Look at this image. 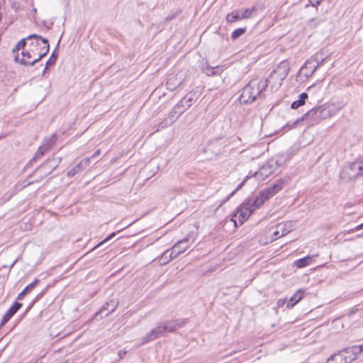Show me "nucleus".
<instances>
[{"label":"nucleus","mask_w":363,"mask_h":363,"mask_svg":"<svg viewBox=\"0 0 363 363\" xmlns=\"http://www.w3.org/2000/svg\"><path fill=\"white\" fill-rule=\"evenodd\" d=\"M188 241L189 238H185L176 242L174 245V246L169 250L170 254L172 256L173 259L177 257L179 255L185 252L189 248V245H187Z\"/></svg>","instance_id":"obj_13"},{"label":"nucleus","mask_w":363,"mask_h":363,"mask_svg":"<svg viewBox=\"0 0 363 363\" xmlns=\"http://www.w3.org/2000/svg\"><path fill=\"white\" fill-rule=\"evenodd\" d=\"M184 82V78L179 74H169L167 77L166 86L170 91H174L179 87Z\"/></svg>","instance_id":"obj_14"},{"label":"nucleus","mask_w":363,"mask_h":363,"mask_svg":"<svg viewBox=\"0 0 363 363\" xmlns=\"http://www.w3.org/2000/svg\"><path fill=\"white\" fill-rule=\"evenodd\" d=\"M289 70V62L287 60H283L278 64L277 67L270 73L269 76L264 80L262 79V82H266L267 87L269 84L272 91H276L281 86Z\"/></svg>","instance_id":"obj_4"},{"label":"nucleus","mask_w":363,"mask_h":363,"mask_svg":"<svg viewBox=\"0 0 363 363\" xmlns=\"http://www.w3.org/2000/svg\"><path fill=\"white\" fill-rule=\"evenodd\" d=\"M291 159L290 154L279 155L276 160H271L267 164L264 165L259 172H256L252 176L267 177L269 174L274 172L276 167L283 165L287 160Z\"/></svg>","instance_id":"obj_5"},{"label":"nucleus","mask_w":363,"mask_h":363,"mask_svg":"<svg viewBox=\"0 0 363 363\" xmlns=\"http://www.w3.org/2000/svg\"><path fill=\"white\" fill-rule=\"evenodd\" d=\"M363 228V223L355 228L356 230H359Z\"/></svg>","instance_id":"obj_53"},{"label":"nucleus","mask_w":363,"mask_h":363,"mask_svg":"<svg viewBox=\"0 0 363 363\" xmlns=\"http://www.w3.org/2000/svg\"><path fill=\"white\" fill-rule=\"evenodd\" d=\"M261 192L262 194H264V196H267V200L277 194L272 188V186H269V188L263 190Z\"/></svg>","instance_id":"obj_40"},{"label":"nucleus","mask_w":363,"mask_h":363,"mask_svg":"<svg viewBox=\"0 0 363 363\" xmlns=\"http://www.w3.org/2000/svg\"><path fill=\"white\" fill-rule=\"evenodd\" d=\"M119 304V300L118 298H112L105 303L101 309L95 314V318L98 319V317L100 316V318H105L108 316L110 313L113 312Z\"/></svg>","instance_id":"obj_12"},{"label":"nucleus","mask_w":363,"mask_h":363,"mask_svg":"<svg viewBox=\"0 0 363 363\" xmlns=\"http://www.w3.org/2000/svg\"><path fill=\"white\" fill-rule=\"evenodd\" d=\"M46 291V289H45L44 291H43L42 292H40V294H38L35 297V298L33 300L32 303L28 306V307L26 309V312H28L33 306L34 304L38 301L43 296V295L45 294Z\"/></svg>","instance_id":"obj_38"},{"label":"nucleus","mask_w":363,"mask_h":363,"mask_svg":"<svg viewBox=\"0 0 363 363\" xmlns=\"http://www.w3.org/2000/svg\"><path fill=\"white\" fill-rule=\"evenodd\" d=\"M326 363H344L340 351L331 355Z\"/></svg>","instance_id":"obj_31"},{"label":"nucleus","mask_w":363,"mask_h":363,"mask_svg":"<svg viewBox=\"0 0 363 363\" xmlns=\"http://www.w3.org/2000/svg\"><path fill=\"white\" fill-rule=\"evenodd\" d=\"M7 320L4 321V318H2L1 321L0 322V329L7 323Z\"/></svg>","instance_id":"obj_52"},{"label":"nucleus","mask_w":363,"mask_h":363,"mask_svg":"<svg viewBox=\"0 0 363 363\" xmlns=\"http://www.w3.org/2000/svg\"><path fill=\"white\" fill-rule=\"evenodd\" d=\"M58 57V52L56 49L52 52L50 58L47 60L45 67L43 70V74H45L46 71L49 68V67L54 65L56 63L57 59Z\"/></svg>","instance_id":"obj_26"},{"label":"nucleus","mask_w":363,"mask_h":363,"mask_svg":"<svg viewBox=\"0 0 363 363\" xmlns=\"http://www.w3.org/2000/svg\"><path fill=\"white\" fill-rule=\"evenodd\" d=\"M116 235V232H113L112 233H111L108 236H107L105 239H104L101 242H100L99 243H98L96 245H95V247L91 250H94L101 246H103L105 244H106L107 242H108L109 240H111L113 238H114Z\"/></svg>","instance_id":"obj_36"},{"label":"nucleus","mask_w":363,"mask_h":363,"mask_svg":"<svg viewBox=\"0 0 363 363\" xmlns=\"http://www.w3.org/2000/svg\"><path fill=\"white\" fill-rule=\"evenodd\" d=\"M318 55L319 54L316 53L313 57L306 60L301 67L299 73L306 78L311 77L325 60L324 58H319Z\"/></svg>","instance_id":"obj_6"},{"label":"nucleus","mask_w":363,"mask_h":363,"mask_svg":"<svg viewBox=\"0 0 363 363\" xmlns=\"http://www.w3.org/2000/svg\"><path fill=\"white\" fill-rule=\"evenodd\" d=\"M252 213L253 208H248V206L245 203L244 206L238 207L236 212L231 218V221L234 223V226L237 228L242 225Z\"/></svg>","instance_id":"obj_8"},{"label":"nucleus","mask_w":363,"mask_h":363,"mask_svg":"<svg viewBox=\"0 0 363 363\" xmlns=\"http://www.w3.org/2000/svg\"><path fill=\"white\" fill-rule=\"evenodd\" d=\"M27 363H38V362H37V361L33 362H27Z\"/></svg>","instance_id":"obj_57"},{"label":"nucleus","mask_w":363,"mask_h":363,"mask_svg":"<svg viewBox=\"0 0 363 363\" xmlns=\"http://www.w3.org/2000/svg\"><path fill=\"white\" fill-rule=\"evenodd\" d=\"M101 153V150H97L93 155L91 157H89L90 159L91 158H94L96 157V156L99 155Z\"/></svg>","instance_id":"obj_50"},{"label":"nucleus","mask_w":363,"mask_h":363,"mask_svg":"<svg viewBox=\"0 0 363 363\" xmlns=\"http://www.w3.org/2000/svg\"><path fill=\"white\" fill-rule=\"evenodd\" d=\"M267 201V196H264V194L260 192L259 195L256 196L254 198H249L245 203L248 206V208H253V212L255 209L260 207L265 201Z\"/></svg>","instance_id":"obj_16"},{"label":"nucleus","mask_w":363,"mask_h":363,"mask_svg":"<svg viewBox=\"0 0 363 363\" xmlns=\"http://www.w3.org/2000/svg\"><path fill=\"white\" fill-rule=\"evenodd\" d=\"M323 1V0H308L309 4L314 7H317Z\"/></svg>","instance_id":"obj_46"},{"label":"nucleus","mask_w":363,"mask_h":363,"mask_svg":"<svg viewBox=\"0 0 363 363\" xmlns=\"http://www.w3.org/2000/svg\"><path fill=\"white\" fill-rule=\"evenodd\" d=\"M29 39L27 38H23L21 39L20 41H18L17 43V44L16 45V46L13 48L12 50V52L14 54V55L17 53H18V52L20 50H26L25 49V47L27 45V40H28Z\"/></svg>","instance_id":"obj_28"},{"label":"nucleus","mask_w":363,"mask_h":363,"mask_svg":"<svg viewBox=\"0 0 363 363\" xmlns=\"http://www.w3.org/2000/svg\"><path fill=\"white\" fill-rule=\"evenodd\" d=\"M267 88V82H262V79H252L243 89L239 97L240 104H250L258 98L263 96V92Z\"/></svg>","instance_id":"obj_3"},{"label":"nucleus","mask_w":363,"mask_h":363,"mask_svg":"<svg viewBox=\"0 0 363 363\" xmlns=\"http://www.w3.org/2000/svg\"><path fill=\"white\" fill-rule=\"evenodd\" d=\"M246 32V28H239L235 29L231 34V38L236 40Z\"/></svg>","instance_id":"obj_35"},{"label":"nucleus","mask_w":363,"mask_h":363,"mask_svg":"<svg viewBox=\"0 0 363 363\" xmlns=\"http://www.w3.org/2000/svg\"><path fill=\"white\" fill-rule=\"evenodd\" d=\"M304 296V291L302 289L298 290L287 301L286 307L291 308L298 303Z\"/></svg>","instance_id":"obj_21"},{"label":"nucleus","mask_w":363,"mask_h":363,"mask_svg":"<svg viewBox=\"0 0 363 363\" xmlns=\"http://www.w3.org/2000/svg\"><path fill=\"white\" fill-rule=\"evenodd\" d=\"M286 179H279L276 182V183L272 184L271 186L274 189V191L277 194L279 191H281L283 189L286 183Z\"/></svg>","instance_id":"obj_34"},{"label":"nucleus","mask_w":363,"mask_h":363,"mask_svg":"<svg viewBox=\"0 0 363 363\" xmlns=\"http://www.w3.org/2000/svg\"><path fill=\"white\" fill-rule=\"evenodd\" d=\"M172 259L173 257L170 254V251L169 250H167L159 257L158 262L161 265H164Z\"/></svg>","instance_id":"obj_29"},{"label":"nucleus","mask_w":363,"mask_h":363,"mask_svg":"<svg viewBox=\"0 0 363 363\" xmlns=\"http://www.w3.org/2000/svg\"><path fill=\"white\" fill-rule=\"evenodd\" d=\"M126 354V351L125 350H119L118 351V355L120 357V358H123V356Z\"/></svg>","instance_id":"obj_51"},{"label":"nucleus","mask_w":363,"mask_h":363,"mask_svg":"<svg viewBox=\"0 0 363 363\" xmlns=\"http://www.w3.org/2000/svg\"><path fill=\"white\" fill-rule=\"evenodd\" d=\"M172 123H173L171 121H169L168 118H166L162 122L160 123L157 130L167 128L172 125Z\"/></svg>","instance_id":"obj_42"},{"label":"nucleus","mask_w":363,"mask_h":363,"mask_svg":"<svg viewBox=\"0 0 363 363\" xmlns=\"http://www.w3.org/2000/svg\"><path fill=\"white\" fill-rule=\"evenodd\" d=\"M56 141L57 136L55 135H53L50 138L45 139L42 145L46 147V149L48 151H50L52 149V145L56 143Z\"/></svg>","instance_id":"obj_30"},{"label":"nucleus","mask_w":363,"mask_h":363,"mask_svg":"<svg viewBox=\"0 0 363 363\" xmlns=\"http://www.w3.org/2000/svg\"><path fill=\"white\" fill-rule=\"evenodd\" d=\"M14 60L16 62H19L21 65L25 66H33L35 63L27 64L26 62H32L33 58L31 56V52L30 50H23L21 52V56L19 53H17L14 55Z\"/></svg>","instance_id":"obj_15"},{"label":"nucleus","mask_w":363,"mask_h":363,"mask_svg":"<svg viewBox=\"0 0 363 363\" xmlns=\"http://www.w3.org/2000/svg\"><path fill=\"white\" fill-rule=\"evenodd\" d=\"M56 163H58V164H59V162H55V160H54L52 162H51V163L49 164V166H55V164Z\"/></svg>","instance_id":"obj_54"},{"label":"nucleus","mask_w":363,"mask_h":363,"mask_svg":"<svg viewBox=\"0 0 363 363\" xmlns=\"http://www.w3.org/2000/svg\"><path fill=\"white\" fill-rule=\"evenodd\" d=\"M261 192L262 194H264V196H267V200L277 194L272 188V186H269V188L263 190Z\"/></svg>","instance_id":"obj_39"},{"label":"nucleus","mask_w":363,"mask_h":363,"mask_svg":"<svg viewBox=\"0 0 363 363\" xmlns=\"http://www.w3.org/2000/svg\"><path fill=\"white\" fill-rule=\"evenodd\" d=\"M355 164H359L358 161L350 163L348 166L345 167L342 169L340 174L341 179L345 181H351L360 176L359 169H354L353 167Z\"/></svg>","instance_id":"obj_11"},{"label":"nucleus","mask_w":363,"mask_h":363,"mask_svg":"<svg viewBox=\"0 0 363 363\" xmlns=\"http://www.w3.org/2000/svg\"><path fill=\"white\" fill-rule=\"evenodd\" d=\"M27 363H38V362H37V361L33 362H27Z\"/></svg>","instance_id":"obj_58"},{"label":"nucleus","mask_w":363,"mask_h":363,"mask_svg":"<svg viewBox=\"0 0 363 363\" xmlns=\"http://www.w3.org/2000/svg\"><path fill=\"white\" fill-rule=\"evenodd\" d=\"M199 94L197 91H190L180 101L184 105V108L188 109L191 106L195 103L199 99Z\"/></svg>","instance_id":"obj_18"},{"label":"nucleus","mask_w":363,"mask_h":363,"mask_svg":"<svg viewBox=\"0 0 363 363\" xmlns=\"http://www.w3.org/2000/svg\"><path fill=\"white\" fill-rule=\"evenodd\" d=\"M37 11V9H33V12L36 13Z\"/></svg>","instance_id":"obj_59"},{"label":"nucleus","mask_w":363,"mask_h":363,"mask_svg":"<svg viewBox=\"0 0 363 363\" xmlns=\"http://www.w3.org/2000/svg\"><path fill=\"white\" fill-rule=\"evenodd\" d=\"M48 152L49 151L46 149V147H43V145L40 146L28 165H29L30 163L35 162L38 160L42 158L45 154Z\"/></svg>","instance_id":"obj_25"},{"label":"nucleus","mask_w":363,"mask_h":363,"mask_svg":"<svg viewBox=\"0 0 363 363\" xmlns=\"http://www.w3.org/2000/svg\"><path fill=\"white\" fill-rule=\"evenodd\" d=\"M28 38L29 40H33V38H37L40 39L42 43L44 44L43 47L38 48V57L33 60L32 62H26L27 64H32V63H36L39 62L43 57H44L49 52L50 50V45L48 40L47 38H45L42 37L41 35H37V34H32L28 36Z\"/></svg>","instance_id":"obj_10"},{"label":"nucleus","mask_w":363,"mask_h":363,"mask_svg":"<svg viewBox=\"0 0 363 363\" xmlns=\"http://www.w3.org/2000/svg\"><path fill=\"white\" fill-rule=\"evenodd\" d=\"M250 177V176H246L245 178L238 185L237 188L234 191H233L224 200L222 201V202L219 205V207H220L225 202H227L236 193L237 191L242 189V187L245 185V182Z\"/></svg>","instance_id":"obj_27"},{"label":"nucleus","mask_w":363,"mask_h":363,"mask_svg":"<svg viewBox=\"0 0 363 363\" xmlns=\"http://www.w3.org/2000/svg\"><path fill=\"white\" fill-rule=\"evenodd\" d=\"M185 324L186 320L182 319L169 320L160 323L142 338L141 344L145 345L153 341L160 337L164 336L166 333H174L178 328H182Z\"/></svg>","instance_id":"obj_2"},{"label":"nucleus","mask_w":363,"mask_h":363,"mask_svg":"<svg viewBox=\"0 0 363 363\" xmlns=\"http://www.w3.org/2000/svg\"><path fill=\"white\" fill-rule=\"evenodd\" d=\"M363 351L362 345H353L340 350L344 363H351L357 359L358 355Z\"/></svg>","instance_id":"obj_9"},{"label":"nucleus","mask_w":363,"mask_h":363,"mask_svg":"<svg viewBox=\"0 0 363 363\" xmlns=\"http://www.w3.org/2000/svg\"><path fill=\"white\" fill-rule=\"evenodd\" d=\"M40 282V279H35L32 283H30L23 289V290L18 294L17 299H22L26 294L32 291L39 284Z\"/></svg>","instance_id":"obj_22"},{"label":"nucleus","mask_w":363,"mask_h":363,"mask_svg":"<svg viewBox=\"0 0 363 363\" xmlns=\"http://www.w3.org/2000/svg\"><path fill=\"white\" fill-rule=\"evenodd\" d=\"M226 21L230 23H235L238 21L242 20L240 18V11L235 10L226 16Z\"/></svg>","instance_id":"obj_24"},{"label":"nucleus","mask_w":363,"mask_h":363,"mask_svg":"<svg viewBox=\"0 0 363 363\" xmlns=\"http://www.w3.org/2000/svg\"><path fill=\"white\" fill-rule=\"evenodd\" d=\"M322 21V20H317L316 18H311L309 21H308L307 22V26L313 29V28H315Z\"/></svg>","instance_id":"obj_41"},{"label":"nucleus","mask_w":363,"mask_h":363,"mask_svg":"<svg viewBox=\"0 0 363 363\" xmlns=\"http://www.w3.org/2000/svg\"><path fill=\"white\" fill-rule=\"evenodd\" d=\"M201 69L203 73L209 77L220 75L223 71L221 66L211 67L207 62L202 63Z\"/></svg>","instance_id":"obj_17"},{"label":"nucleus","mask_w":363,"mask_h":363,"mask_svg":"<svg viewBox=\"0 0 363 363\" xmlns=\"http://www.w3.org/2000/svg\"><path fill=\"white\" fill-rule=\"evenodd\" d=\"M358 163L359 164H354L353 167L354 169H357H357H359L360 176L363 177V159L362 160L358 161Z\"/></svg>","instance_id":"obj_45"},{"label":"nucleus","mask_w":363,"mask_h":363,"mask_svg":"<svg viewBox=\"0 0 363 363\" xmlns=\"http://www.w3.org/2000/svg\"><path fill=\"white\" fill-rule=\"evenodd\" d=\"M256 10L255 6H252L250 9H245L244 11H240V18L242 20L251 18L252 13L256 11Z\"/></svg>","instance_id":"obj_33"},{"label":"nucleus","mask_w":363,"mask_h":363,"mask_svg":"<svg viewBox=\"0 0 363 363\" xmlns=\"http://www.w3.org/2000/svg\"><path fill=\"white\" fill-rule=\"evenodd\" d=\"M179 117V116L177 115V113H174V109L172 108V110L169 112L167 118L169 119V121L174 123Z\"/></svg>","instance_id":"obj_44"},{"label":"nucleus","mask_w":363,"mask_h":363,"mask_svg":"<svg viewBox=\"0 0 363 363\" xmlns=\"http://www.w3.org/2000/svg\"><path fill=\"white\" fill-rule=\"evenodd\" d=\"M53 161L54 160H47L44 163L36 168L30 177H33L36 174H39V175L34 181L28 182V185H30L34 182H40L45 177L50 174L58 166V163H56L55 166H49V164Z\"/></svg>","instance_id":"obj_7"},{"label":"nucleus","mask_w":363,"mask_h":363,"mask_svg":"<svg viewBox=\"0 0 363 363\" xmlns=\"http://www.w3.org/2000/svg\"><path fill=\"white\" fill-rule=\"evenodd\" d=\"M308 99V94L306 92H303L298 96V99L292 102L291 108L292 109H296L300 106H303L306 103V100Z\"/></svg>","instance_id":"obj_23"},{"label":"nucleus","mask_w":363,"mask_h":363,"mask_svg":"<svg viewBox=\"0 0 363 363\" xmlns=\"http://www.w3.org/2000/svg\"><path fill=\"white\" fill-rule=\"evenodd\" d=\"M340 109V106L333 103L317 106L295 121L291 127L297 126L301 122H306L308 126L313 125L323 120L333 117Z\"/></svg>","instance_id":"obj_1"},{"label":"nucleus","mask_w":363,"mask_h":363,"mask_svg":"<svg viewBox=\"0 0 363 363\" xmlns=\"http://www.w3.org/2000/svg\"><path fill=\"white\" fill-rule=\"evenodd\" d=\"M358 311V308H352L349 313L348 316L352 317L357 311Z\"/></svg>","instance_id":"obj_49"},{"label":"nucleus","mask_w":363,"mask_h":363,"mask_svg":"<svg viewBox=\"0 0 363 363\" xmlns=\"http://www.w3.org/2000/svg\"><path fill=\"white\" fill-rule=\"evenodd\" d=\"M311 259V257H309V256H306L305 257H303V258H301V259H298L297 260L295 261V265L298 267V268H303L307 265L309 264V262L310 260Z\"/></svg>","instance_id":"obj_32"},{"label":"nucleus","mask_w":363,"mask_h":363,"mask_svg":"<svg viewBox=\"0 0 363 363\" xmlns=\"http://www.w3.org/2000/svg\"><path fill=\"white\" fill-rule=\"evenodd\" d=\"M174 112L177 113L179 116L186 110L184 108V105L179 101L174 107L173 108Z\"/></svg>","instance_id":"obj_37"},{"label":"nucleus","mask_w":363,"mask_h":363,"mask_svg":"<svg viewBox=\"0 0 363 363\" xmlns=\"http://www.w3.org/2000/svg\"><path fill=\"white\" fill-rule=\"evenodd\" d=\"M6 136V135H1L0 140L4 138Z\"/></svg>","instance_id":"obj_55"},{"label":"nucleus","mask_w":363,"mask_h":363,"mask_svg":"<svg viewBox=\"0 0 363 363\" xmlns=\"http://www.w3.org/2000/svg\"><path fill=\"white\" fill-rule=\"evenodd\" d=\"M90 161V158H85L82 160L81 162H79L77 164L74 165L71 169H69L67 175L69 177H72L77 173L82 171L83 169H84L89 164Z\"/></svg>","instance_id":"obj_19"},{"label":"nucleus","mask_w":363,"mask_h":363,"mask_svg":"<svg viewBox=\"0 0 363 363\" xmlns=\"http://www.w3.org/2000/svg\"><path fill=\"white\" fill-rule=\"evenodd\" d=\"M311 70V68H308L307 69H306L305 72H310Z\"/></svg>","instance_id":"obj_56"},{"label":"nucleus","mask_w":363,"mask_h":363,"mask_svg":"<svg viewBox=\"0 0 363 363\" xmlns=\"http://www.w3.org/2000/svg\"><path fill=\"white\" fill-rule=\"evenodd\" d=\"M30 41L29 44V48H38L40 46V39L33 38V40H29Z\"/></svg>","instance_id":"obj_43"},{"label":"nucleus","mask_w":363,"mask_h":363,"mask_svg":"<svg viewBox=\"0 0 363 363\" xmlns=\"http://www.w3.org/2000/svg\"><path fill=\"white\" fill-rule=\"evenodd\" d=\"M28 50L31 52V56L33 59L38 57V48H28Z\"/></svg>","instance_id":"obj_47"},{"label":"nucleus","mask_w":363,"mask_h":363,"mask_svg":"<svg viewBox=\"0 0 363 363\" xmlns=\"http://www.w3.org/2000/svg\"><path fill=\"white\" fill-rule=\"evenodd\" d=\"M286 302V299L280 298L277 301L278 307H282L285 303Z\"/></svg>","instance_id":"obj_48"},{"label":"nucleus","mask_w":363,"mask_h":363,"mask_svg":"<svg viewBox=\"0 0 363 363\" xmlns=\"http://www.w3.org/2000/svg\"><path fill=\"white\" fill-rule=\"evenodd\" d=\"M23 304L18 301H15L12 306L8 309L6 313L4 315V321H9L15 313L22 307Z\"/></svg>","instance_id":"obj_20"}]
</instances>
